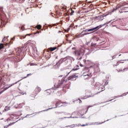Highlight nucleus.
<instances>
[{
  "label": "nucleus",
  "instance_id": "6",
  "mask_svg": "<svg viewBox=\"0 0 128 128\" xmlns=\"http://www.w3.org/2000/svg\"><path fill=\"white\" fill-rule=\"evenodd\" d=\"M51 16H53V18H58V16H62V13H60L58 10H56L55 14L51 13Z\"/></svg>",
  "mask_w": 128,
  "mask_h": 128
},
{
  "label": "nucleus",
  "instance_id": "28",
  "mask_svg": "<svg viewBox=\"0 0 128 128\" xmlns=\"http://www.w3.org/2000/svg\"><path fill=\"white\" fill-rule=\"evenodd\" d=\"M84 70H87L88 72H90V70H88V68H85L84 69Z\"/></svg>",
  "mask_w": 128,
  "mask_h": 128
},
{
  "label": "nucleus",
  "instance_id": "30",
  "mask_svg": "<svg viewBox=\"0 0 128 128\" xmlns=\"http://www.w3.org/2000/svg\"><path fill=\"white\" fill-rule=\"evenodd\" d=\"M42 32V31L40 30V31H37L36 32L34 33V34H40Z\"/></svg>",
  "mask_w": 128,
  "mask_h": 128
},
{
  "label": "nucleus",
  "instance_id": "32",
  "mask_svg": "<svg viewBox=\"0 0 128 128\" xmlns=\"http://www.w3.org/2000/svg\"><path fill=\"white\" fill-rule=\"evenodd\" d=\"M88 126V124H81L80 125L81 126Z\"/></svg>",
  "mask_w": 128,
  "mask_h": 128
},
{
  "label": "nucleus",
  "instance_id": "44",
  "mask_svg": "<svg viewBox=\"0 0 128 128\" xmlns=\"http://www.w3.org/2000/svg\"><path fill=\"white\" fill-rule=\"evenodd\" d=\"M62 8H64V10H66V7H62Z\"/></svg>",
  "mask_w": 128,
  "mask_h": 128
},
{
  "label": "nucleus",
  "instance_id": "38",
  "mask_svg": "<svg viewBox=\"0 0 128 128\" xmlns=\"http://www.w3.org/2000/svg\"><path fill=\"white\" fill-rule=\"evenodd\" d=\"M117 55H114L112 56V58H116V56Z\"/></svg>",
  "mask_w": 128,
  "mask_h": 128
},
{
  "label": "nucleus",
  "instance_id": "17",
  "mask_svg": "<svg viewBox=\"0 0 128 128\" xmlns=\"http://www.w3.org/2000/svg\"><path fill=\"white\" fill-rule=\"evenodd\" d=\"M86 34H82V33H81L79 35H78L77 36H78V38H82V37L84 36H86Z\"/></svg>",
  "mask_w": 128,
  "mask_h": 128
},
{
  "label": "nucleus",
  "instance_id": "24",
  "mask_svg": "<svg viewBox=\"0 0 128 128\" xmlns=\"http://www.w3.org/2000/svg\"><path fill=\"white\" fill-rule=\"evenodd\" d=\"M90 98V96H85L84 98H81V100H86V98Z\"/></svg>",
  "mask_w": 128,
  "mask_h": 128
},
{
  "label": "nucleus",
  "instance_id": "7",
  "mask_svg": "<svg viewBox=\"0 0 128 128\" xmlns=\"http://www.w3.org/2000/svg\"><path fill=\"white\" fill-rule=\"evenodd\" d=\"M83 80H88V78H92V74H83L82 76Z\"/></svg>",
  "mask_w": 128,
  "mask_h": 128
},
{
  "label": "nucleus",
  "instance_id": "8",
  "mask_svg": "<svg viewBox=\"0 0 128 128\" xmlns=\"http://www.w3.org/2000/svg\"><path fill=\"white\" fill-rule=\"evenodd\" d=\"M126 8H120L119 10V12H120V14H122V13H126V12H128V10H126Z\"/></svg>",
  "mask_w": 128,
  "mask_h": 128
},
{
  "label": "nucleus",
  "instance_id": "39",
  "mask_svg": "<svg viewBox=\"0 0 128 128\" xmlns=\"http://www.w3.org/2000/svg\"><path fill=\"white\" fill-rule=\"evenodd\" d=\"M58 94H60L58 95L59 96H62V94H60V92H59Z\"/></svg>",
  "mask_w": 128,
  "mask_h": 128
},
{
  "label": "nucleus",
  "instance_id": "46",
  "mask_svg": "<svg viewBox=\"0 0 128 128\" xmlns=\"http://www.w3.org/2000/svg\"><path fill=\"white\" fill-rule=\"evenodd\" d=\"M71 14H72V12H71Z\"/></svg>",
  "mask_w": 128,
  "mask_h": 128
},
{
  "label": "nucleus",
  "instance_id": "1",
  "mask_svg": "<svg viewBox=\"0 0 128 128\" xmlns=\"http://www.w3.org/2000/svg\"><path fill=\"white\" fill-rule=\"evenodd\" d=\"M16 120V118L14 117V116H11L10 118H9L8 119H7V122L8 124V125L4 126V128H7L10 126H12V124H16L18 121L14 120Z\"/></svg>",
  "mask_w": 128,
  "mask_h": 128
},
{
  "label": "nucleus",
  "instance_id": "22",
  "mask_svg": "<svg viewBox=\"0 0 128 128\" xmlns=\"http://www.w3.org/2000/svg\"><path fill=\"white\" fill-rule=\"evenodd\" d=\"M120 8V5H118L116 6V8L115 9H114L112 10V12H114V10H118V8Z\"/></svg>",
  "mask_w": 128,
  "mask_h": 128
},
{
  "label": "nucleus",
  "instance_id": "27",
  "mask_svg": "<svg viewBox=\"0 0 128 128\" xmlns=\"http://www.w3.org/2000/svg\"><path fill=\"white\" fill-rule=\"evenodd\" d=\"M128 4V2H124L123 3H122V6H126Z\"/></svg>",
  "mask_w": 128,
  "mask_h": 128
},
{
  "label": "nucleus",
  "instance_id": "26",
  "mask_svg": "<svg viewBox=\"0 0 128 128\" xmlns=\"http://www.w3.org/2000/svg\"><path fill=\"white\" fill-rule=\"evenodd\" d=\"M124 64V62H122V60H120V61L117 62L116 66H118V64Z\"/></svg>",
  "mask_w": 128,
  "mask_h": 128
},
{
  "label": "nucleus",
  "instance_id": "45",
  "mask_svg": "<svg viewBox=\"0 0 128 128\" xmlns=\"http://www.w3.org/2000/svg\"><path fill=\"white\" fill-rule=\"evenodd\" d=\"M58 32H62V31L60 30V31Z\"/></svg>",
  "mask_w": 128,
  "mask_h": 128
},
{
  "label": "nucleus",
  "instance_id": "14",
  "mask_svg": "<svg viewBox=\"0 0 128 128\" xmlns=\"http://www.w3.org/2000/svg\"><path fill=\"white\" fill-rule=\"evenodd\" d=\"M61 104H64V102H62L60 100L57 101L55 104L56 108H58Z\"/></svg>",
  "mask_w": 128,
  "mask_h": 128
},
{
  "label": "nucleus",
  "instance_id": "34",
  "mask_svg": "<svg viewBox=\"0 0 128 128\" xmlns=\"http://www.w3.org/2000/svg\"><path fill=\"white\" fill-rule=\"evenodd\" d=\"M6 40V37H4L2 40V42H4Z\"/></svg>",
  "mask_w": 128,
  "mask_h": 128
},
{
  "label": "nucleus",
  "instance_id": "35",
  "mask_svg": "<svg viewBox=\"0 0 128 128\" xmlns=\"http://www.w3.org/2000/svg\"><path fill=\"white\" fill-rule=\"evenodd\" d=\"M30 66H36V64H34V63H31L30 64Z\"/></svg>",
  "mask_w": 128,
  "mask_h": 128
},
{
  "label": "nucleus",
  "instance_id": "49",
  "mask_svg": "<svg viewBox=\"0 0 128 128\" xmlns=\"http://www.w3.org/2000/svg\"><path fill=\"white\" fill-rule=\"evenodd\" d=\"M90 2H88V4H90Z\"/></svg>",
  "mask_w": 128,
  "mask_h": 128
},
{
  "label": "nucleus",
  "instance_id": "18",
  "mask_svg": "<svg viewBox=\"0 0 128 128\" xmlns=\"http://www.w3.org/2000/svg\"><path fill=\"white\" fill-rule=\"evenodd\" d=\"M10 110V107L6 106L4 108L5 112H8V110Z\"/></svg>",
  "mask_w": 128,
  "mask_h": 128
},
{
  "label": "nucleus",
  "instance_id": "42",
  "mask_svg": "<svg viewBox=\"0 0 128 128\" xmlns=\"http://www.w3.org/2000/svg\"><path fill=\"white\" fill-rule=\"evenodd\" d=\"M80 66H82V67L84 66V65H82V64H80Z\"/></svg>",
  "mask_w": 128,
  "mask_h": 128
},
{
  "label": "nucleus",
  "instance_id": "9",
  "mask_svg": "<svg viewBox=\"0 0 128 128\" xmlns=\"http://www.w3.org/2000/svg\"><path fill=\"white\" fill-rule=\"evenodd\" d=\"M66 58H62L56 64L60 65L62 64V62H66Z\"/></svg>",
  "mask_w": 128,
  "mask_h": 128
},
{
  "label": "nucleus",
  "instance_id": "40",
  "mask_svg": "<svg viewBox=\"0 0 128 128\" xmlns=\"http://www.w3.org/2000/svg\"><path fill=\"white\" fill-rule=\"evenodd\" d=\"M64 118H70V117H64Z\"/></svg>",
  "mask_w": 128,
  "mask_h": 128
},
{
  "label": "nucleus",
  "instance_id": "47",
  "mask_svg": "<svg viewBox=\"0 0 128 128\" xmlns=\"http://www.w3.org/2000/svg\"><path fill=\"white\" fill-rule=\"evenodd\" d=\"M0 82H2V79L0 80Z\"/></svg>",
  "mask_w": 128,
  "mask_h": 128
},
{
  "label": "nucleus",
  "instance_id": "53",
  "mask_svg": "<svg viewBox=\"0 0 128 128\" xmlns=\"http://www.w3.org/2000/svg\"><path fill=\"white\" fill-rule=\"evenodd\" d=\"M0 114H2V113L0 112Z\"/></svg>",
  "mask_w": 128,
  "mask_h": 128
},
{
  "label": "nucleus",
  "instance_id": "54",
  "mask_svg": "<svg viewBox=\"0 0 128 128\" xmlns=\"http://www.w3.org/2000/svg\"><path fill=\"white\" fill-rule=\"evenodd\" d=\"M80 58H82V57H80Z\"/></svg>",
  "mask_w": 128,
  "mask_h": 128
},
{
  "label": "nucleus",
  "instance_id": "10",
  "mask_svg": "<svg viewBox=\"0 0 128 128\" xmlns=\"http://www.w3.org/2000/svg\"><path fill=\"white\" fill-rule=\"evenodd\" d=\"M70 88V86H68V84H66L63 88L62 92H64V94H66V90H68Z\"/></svg>",
  "mask_w": 128,
  "mask_h": 128
},
{
  "label": "nucleus",
  "instance_id": "21",
  "mask_svg": "<svg viewBox=\"0 0 128 128\" xmlns=\"http://www.w3.org/2000/svg\"><path fill=\"white\" fill-rule=\"evenodd\" d=\"M4 48V44H0V50H2Z\"/></svg>",
  "mask_w": 128,
  "mask_h": 128
},
{
  "label": "nucleus",
  "instance_id": "3",
  "mask_svg": "<svg viewBox=\"0 0 128 128\" xmlns=\"http://www.w3.org/2000/svg\"><path fill=\"white\" fill-rule=\"evenodd\" d=\"M66 81L64 80V78H62L61 80H59L57 83H56V84L54 85V86L56 88H58L62 84H64Z\"/></svg>",
  "mask_w": 128,
  "mask_h": 128
},
{
  "label": "nucleus",
  "instance_id": "16",
  "mask_svg": "<svg viewBox=\"0 0 128 128\" xmlns=\"http://www.w3.org/2000/svg\"><path fill=\"white\" fill-rule=\"evenodd\" d=\"M34 91L36 92V94H38V92H40V88H38V87H37Z\"/></svg>",
  "mask_w": 128,
  "mask_h": 128
},
{
  "label": "nucleus",
  "instance_id": "4",
  "mask_svg": "<svg viewBox=\"0 0 128 128\" xmlns=\"http://www.w3.org/2000/svg\"><path fill=\"white\" fill-rule=\"evenodd\" d=\"M75 54L77 56H84V50L82 48L76 50L75 52Z\"/></svg>",
  "mask_w": 128,
  "mask_h": 128
},
{
  "label": "nucleus",
  "instance_id": "20",
  "mask_svg": "<svg viewBox=\"0 0 128 128\" xmlns=\"http://www.w3.org/2000/svg\"><path fill=\"white\" fill-rule=\"evenodd\" d=\"M102 86V84L100 83V82H96L95 84V86Z\"/></svg>",
  "mask_w": 128,
  "mask_h": 128
},
{
  "label": "nucleus",
  "instance_id": "2",
  "mask_svg": "<svg viewBox=\"0 0 128 128\" xmlns=\"http://www.w3.org/2000/svg\"><path fill=\"white\" fill-rule=\"evenodd\" d=\"M103 26H104V25H100V26H97L94 28H92L90 29H86L85 30H84L82 32H82H96V30H100V28H102Z\"/></svg>",
  "mask_w": 128,
  "mask_h": 128
},
{
  "label": "nucleus",
  "instance_id": "29",
  "mask_svg": "<svg viewBox=\"0 0 128 128\" xmlns=\"http://www.w3.org/2000/svg\"><path fill=\"white\" fill-rule=\"evenodd\" d=\"M70 126V128H74V126H76V125H74V124H72V125L70 126Z\"/></svg>",
  "mask_w": 128,
  "mask_h": 128
},
{
  "label": "nucleus",
  "instance_id": "25",
  "mask_svg": "<svg viewBox=\"0 0 128 128\" xmlns=\"http://www.w3.org/2000/svg\"><path fill=\"white\" fill-rule=\"evenodd\" d=\"M94 40H96V42H98V40H100V39L98 38H96V36H94Z\"/></svg>",
  "mask_w": 128,
  "mask_h": 128
},
{
  "label": "nucleus",
  "instance_id": "48",
  "mask_svg": "<svg viewBox=\"0 0 128 128\" xmlns=\"http://www.w3.org/2000/svg\"><path fill=\"white\" fill-rule=\"evenodd\" d=\"M30 116V114H28V115H26V116Z\"/></svg>",
  "mask_w": 128,
  "mask_h": 128
},
{
  "label": "nucleus",
  "instance_id": "37",
  "mask_svg": "<svg viewBox=\"0 0 128 128\" xmlns=\"http://www.w3.org/2000/svg\"><path fill=\"white\" fill-rule=\"evenodd\" d=\"M102 89V90L101 92H103V90H104V86H103Z\"/></svg>",
  "mask_w": 128,
  "mask_h": 128
},
{
  "label": "nucleus",
  "instance_id": "5",
  "mask_svg": "<svg viewBox=\"0 0 128 128\" xmlns=\"http://www.w3.org/2000/svg\"><path fill=\"white\" fill-rule=\"evenodd\" d=\"M16 56H17L18 58H20V56L22 54V50L17 49L16 50V53L14 54Z\"/></svg>",
  "mask_w": 128,
  "mask_h": 128
},
{
  "label": "nucleus",
  "instance_id": "15",
  "mask_svg": "<svg viewBox=\"0 0 128 128\" xmlns=\"http://www.w3.org/2000/svg\"><path fill=\"white\" fill-rule=\"evenodd\" d=\"M56 48H58L56 47H54V48L51 47L48 49L47 52H48V50H50V52H54V50H56Z\"/></svg>",
  "mask_w": 128,
  "mask_h": 128
},
{
  "label": "nucleus",
  "instance_id": "31",
  "mask_svg": "<svg viewBox=\"0 0 128 128\" xmlns=\"http://www.w3.org/2000/svg\"><path fill=\"white\" fill-rule=\"evenodd\" d=\"M32 74H27V76L24 77V78H27L28 76H32Z\"/></svg>",
  "mask_w": 128,
  "mask_h": 128
},
{
  "label": "nucleus",
  "instance_id": "52",
  "mask_svg": "<svg viewBox=\"0 0 128 128\" xmlns=\"http://www.w3.org/2000/svg\"><path fill=\"white\" fill-rule=\"evenodd\" d=\"M90 108V106H88V108Z\"/></svg>",
  "mask_w": 128,
  "mask_h": 128
},
{
  "label": "nucleus",
  "instance_id": "11",
  "mask_svg": "<svg viewBox=\"0 0 128 128\" xmlns=\"http://www.w3.org/2000/svg\"><path fill=\"white\" fill-rule=\"evenodd\" d=\"M20 82V80H19L17 82H16L15 83L12 84L8 88H6L4 90L0 91V94H2V92H4V90H8V88H10V86H14V84H18V82Z\"/></svg>",
  "mask_w": 128,
  "mask_h": 128
},
{
  "label": "nucleus",
  "instance_id": "13",
  "mask_svg": "<svg viewBox=\"0 0 128 128\" xmlns=\"http://www.w3.org/2000/svg\"><path fill=\"white\" fill-rule=\"evenodd\" d=\"M84 62L86 64H92V61L91 60H84Z\"/></svg>",
  "mask_w": 128,
  "mask_h": 128
},
{
  "label": "nucleus",
  "instance_id": "51",
  "mask_svg": "<svg viewBox=\"0 0 128 128\" xmlns=\"http://www.w3.org/2000/svg\"><path fill=\"white\" fill-rule=\"evenodd\" d=\"M126 60H124L123 62H126Z\"/></svg>",
  "mask_w": 128,
  "mask_h": 128
},
{
  "label": "nucleus",
  "instance_id": "12",
  "mask_svg": "<svg viewBox=\"0 0 128 128\" xmlns=\"http://www.w3.org/2000/svg\"><path fill=\"white\" fill-rule=\"evenodd\" d=\"M76 76H78L74 74L68 78V80H74Z\"/></svg>",
  "mask_w": 128,
  "mask_h": 128
},
{
  "label": "nucleus",
  "instance_id": "23",
  "mask_svg": "<svg viewBox=\"0 0 128 128\" xmlns=\"http://www.w3.org/2000/svg\"><path fill=\"white\" fill-rule=\"evenodd\" d=\"M91 46H98V44H96V43H94V42H92V44H91Z\"/></svg>",
  "mask_w": 128,
  "mask_h": 128
},
{
  "label": "nucleus",
  "instance_id": "43",
  "mask_svg": "<svg viewBox=\"0 0 128 128\" xmlns=\"http://www.w3.org/2000/svg\"><path fill=\"white\" fill-rule=\"evenodd\" d=\"M30 34H26V36H30Z\"/></svg>",
  "mask_w": 128,
  "mask_h": 128
},
{
  "label": "nucleus",
  "instance_id": "36",
  "mask_svg": "<svg viewBox=\"0 0 128 128\" xmlns=\"http://www.w3.org/2000/svg\"><path fill=\"white\" fill-rule=\"evenodd\" d=\"M56 26V24H54L52 26V25H49V26H50V28H52V26Z\"/></svg>",
  "mask_w": 128,
  "mask_h": 128
},
{
  "label": "nucleus",
  "instance_id": "41",
  "mask_svg": "<svg viewBox=\"0 0 128 128\" xmlns=\"http://www.w3.org/2000/svg\"><path fill=\"white\" fill-rule=\"evenodd\" d=\"M79 102L80 104H81V102H82V101L80 100H79Z\"/></svg>",
  "mask_w": 128,
  "mask_h": 128
},
{
  "label": "nucleus",
  "instance_id": "33",
  "mask_svg": "<svg viewBox=\"0 0 128 128\" xmlns=\"http://www.w3.org/2000/svg\"><path fill=\"white\" fill-rule=\"evenodd\" d=\"M128 92H126L122 94V96H126V94H128Z\"/></svg>",
  "mask_w": 128,
  "mask_h": 128
},
{
  "label": "nucleus",
  "instance_id": "50",
  "mask_svg": "<svg viewBox=\"0 0 128 128\" xmlns=\"http://www.w3.org/2000/svg\"><path fill=\"white\" fill-rule=\"evenodd\" d=\"M122 56V54H120V55H119V56Z\"/></svg>",
  "mask_w": 128,
  "mask_h": 128
},
{
  "label": "nucleus",
  "instance_id": "19",
  "mask_svg": "<svg viewBox=\"0 0 128 128\" xmlns=\"http://www.w3.org/2000/svg\"><path fill=\"white\" fill-rule=\"evenodd\" d=\"M36 28H37L38 30H41V28H42V26H41V25H40V24L36 25Z\"/></svg>",
  "mask_w": 128,
  "mask_h": 128
}]
</instances>
